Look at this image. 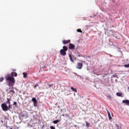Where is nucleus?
<instances>
[{"label":"nucleus","instance_id":"5701e85b","mask_svg":"<svg viewBox=\"0 0 129 129\" xmlns=\"http://www.w3.org/2000/svg\"><path fill=\"white\" fill-rule=\"evenodd\" d=\"M50 129H55V127H54L53 126H50Z\"/></svg>","mask_w":129,"mask_h":129},{"label":"nucleus","instance_id":"6ab92c4d","mask_svg":"<svg viewBox=\"0 0 129 129\" xmlns=\"http://www.w3.org/2000/svg\"><path fill=\"white\" fill-rule=\"evenodd\" d=\"M86 125L87 126V127H89V123H88V122L87 121L86 122Z\"/></svg>","mask_w":129,"mask_h":129},{"label":"nucleus","instance_id":"6e6552de","mask_svg":"<svg viewBox=\"0 0 129 129\" xmlns=\"http://www.w3.org/2000/svg\"><path fill=\"white\" fill-rule=\"evenodd\" d=\"M62 42V44L63 45H66V44H69V43H70V42H71V40H64Z\"/></svg>","mask_w":129,"mask_h":129},{"label":"nucleus","instance_id":"dca6fc26","mask_svg":"<svg viewBox=\"0 0 129 129\" xmlns=\"http://www.w3.org/2000/svg\"><path fill=\"white\" fill-rule=\"evenodd\" d=\"M115 126H116L117 129H121V126L118 125V124H116Z\"/></svg>","mask_w":129,"mask_h":129},{"label":"nucleus","instance_id":"20e7f679","mask_svg":"<svg viewBox=\"0 0 129 129\" xmlns=\"http://www.w3.org/2000/svg\"><path fill=\"white\" fill-rule=\"evenodd\" d=\"M69 49H70V50H73L74 49H75V45H74V44H72V43H70L69 44Z\"/></svg>","mask_w":129,"mask_h":129},{"label":"nucleus","instance_id":"bb28decb","mask_svg":"<svg viewBox=\"0 0 129 129\" xmlns=\"http://www.w3.org/2000/svg\"><path fill=\"white\" fill-rule=\"evenodd\" d=\"M65 115H66V116H67L68 117H69V115H68L67 114H66Z\"/></svg>","mask_w":129,"mask_h":129},{"label":"nucleus","instance_id":"ddd939ff","mask_svg":"<svg viewBox=\"0 0 129 129\" xmlns=\"http://www.w3.org/2000/svg\"><path fill=\"white\" fill-rule=\"evenodd\" d=\"M23 75L24 78H27V77H28V74H27V73H23Z\"/></svg>","mask_w":129,"mask_h":129},{"label":"nucleus","instance_id":"393cba45","mask_svg":"<svg viewBox=\"0 0 129 129\" xmlns=\"http://www.w3.org/2000/svg\"><path fill=\"white\" fill-rule=\"evenodd\" d=\"M37 86H38V85H37V84L34 85V88H36V87H37Z\"/></svg>","mask_w":129,"mask_h":129},{"label":"nucleus","instance_id":"f03ea898","mask_svg":"<svg viewBox=\"0 0 129 129\" xmlns=\"http://www.w3.org/2000/svg\"><path fill=\"white\" fill-rule=\"evenodd\" d=\"M1 107L4 111H8V110H10L12 108L10 107V106L7 105V103L6 102L2 104Z\"/></svg>","mask_w":129,"mask_h":129},{"label":"nucleus","instance_id":"aec40b11","mask_svg":"<svg viewBox=\"0 0 129 129\" xmlns=\"http://www.w3.org/2000/svg\"><path fill=\"white\" fill-rule=\"evenodd\" d=\"M4 81V78H0V82H3Z\"/></svg>","mask_w":129,"mask_h":129},{"label":"nucleus","instance_id":"b1692460","mask_svg":"<svg viewBox=\"0 0 129 129\" xmlns=\"http://www.w3.org/2000/svg\"><path fill=\"white\" fill-rule=\"evenodd\" d=\"M52 86H53V84L49 85V88H50V87H52Z\"/></svg>","mask_w":129,"mask_h":129},{"label":"nucleus","instance_id":"2f4dec72","mask_svg":"<svg viewBox=\"0 0 129 129\" xmlns=\"http://www.w3.org/2000/svg\"><path fill=\"white\" fill-rule=\"evenodd\" d=\"M11 129H13V128H11Z\"/></svg>","mask_w":129,"mask_h":129},{"label":"nucleus","instance_id":"9d476101","mask_svg":"<svg viewBox=\"0 0 129 129\" xmlns=\"http://www.w3.org/2000/svg\"><path fill=\"white\" fill-rule=\"evenodd\" d=\"M123 103H125V104H129V100H123L122 101Z\"/></svg>","mask_w":129,"mask_h":129},{"label":"nucleus","instance_id":"2eb2a0df","mask_svg":"<svg viewBox=\"0 0 129 129\" xmlns=\"http://www.w3.org/2000/svg\"><path fill=\"white\" fill-rule=\"evenodd\" d=\"M71 89H72L73 90V91H74L75 92H77V90L76 89V88H74L73 87H71Z\"/></svg>","mask_w":129,"mask_h":129},{"label":"nucleus","instance_id":"c756f323","mask_svg":"<svg viewBox=\"0 0 129 129\" xmlns=\"http://www.w3.org/2000/svg\"><path fill=\"white\" fill-rule=\"evenodd\" d=\"M62 115V116H65V115L64 114H63Z\"/></svg>","mask_w":129,"mask_h":129},{"label":"nucleus","instance_id":"4be33fe9","mask_svg":"<svg viewBox=\"0 0 129 129\" xmlns=\"http://www.w3.org/2000/svg\"><path fill=\"white\" fill-rule=\"evenodd\" d=\"M107 97H108V98H110V99H111V96L110 95L107 96Z\"/></svg>","mask_w":129,"mask_h":129},{"label":"nucleus","instance_id":"1a4fd4ad","mask_svg":"<svg viewBox=\"0 0 129 129\" xmlns=\"http://www.w3.org/2000/svg\"><path fill=\"white\" fill-rule=\"evenodd\" d=\"M11 76L12 77H14V76L15 77H17V76H18V74L17 73L12 72V73H11Z\"/></svg>","mask_w":129,"mask_h":129},{"label":"nucleus","instance_id":"423d86ee","mask_svg":"<svg viewBox=\"0 0 129 129\" xmlns=\"http://www.w3.org/2000/svg\"><path fill=\"white\" fill-rule=\"evenodd\" d=\"M32 100L34 103V106H37V103H38V102L37 101L36 98H32Z\"/></svg>","mask_w":129,"mask_h":129},{"label":"nucleus","instance_id":"9b49d317","mask_svg":"<svg viewBox=\"0 0 129 129\" xmlns=\"http://www.w3.org/2000/svg\"><path fill=\"white\" fill-rule=\"evenodd\" d=\"M58 122H60V120H55L53 121V123L54 124H57V123H58Z\"/></svg>","mask_w":129,"mask_h":129},{"label":"nucleus","instance_id":"7ed1b4c3","mask_svg":"<svg viewBox=\"0 0 129 129\" xmlns=\"http://www.w3.org/2000/svg\"><path fill=\"white\" fill-rule=\"evenodd\" d=\"M62 48V49L60 50L59 52L60 55H62V56H65L66 55V51L68 50V47L66 46H63Z\"/></svg>","mask_w":129,"mask_h":129},{"label":"nucleus","instance_id":"a878e982","mask_svg":"<svg viewBox=\"0 0 129 129\" xmlns=\"http://www.w3.org/2000/svg\"><path fill=\"white\" fill-rule=\"evenodd\" d=\"M10 92H13V93H15V91L14 90H11Z\"/></svg>","mask_w":129,"mask_h":129},{"label":"nucleus","instance_id":"7c9ffc66","mask_svg":"<svg viewBox=\"0 0 129 129\" xmlns=\"http://www.w3.org/2000/svg\"><path fill=\"white\" fill-rule=\"evenodd\" d=\"M60 111H63V109H61V110H60Z\"/></svg>","mask_w":129,"mask_h":129},{"label":"nucleus","instance_id":"cd10ccee","mask_svg":"<svg viewBox=\"0 0 129 129\" xmlns=\"http://www.w3.org/2000/svg\"><path fill=\"white\" fill-rule=\"evenodd\" d=\"M108 116L109 117V116H110V114H109V113H108Z\"/></svg>","mask_w":129,"mask_h":129},{"label":"nucleus","instance_id":"0eeeda50","mask_svg":"<svg viewBox=\"0 0 129 129\" xmlns=\"http://www.w3.org/2000/svg\"><path fill=\"white\" fill-rule=\"evenodd\" d=\"M11 101H12V99L11 98H7V101L6 103V104H8V106H10V107L12 108V105H11Z\"/></svg>","mask_w":129,"mask_h":129},{"label":"nucleus","instance_id":"412c9836","mask_svg":"<svg viewBox=\"0 0 129 129\" xmlns=\"http://www.w3.org/2000/svg\"><path fill=\"white\" fill-rule=\"evenodd\" d=\"M14 105H15L16 107L17 106V102H14Z\"/></svg>","mask_w":129,"mask_h":129},{"label":"nucleus","instance_id":"f3484780","mask_svg":"<svg viewBox=\"0 0 129 129\" xmlns=\"http://www.w3.org/2000/svg\"><path fill=\"white\" fill-rule=\"evenodd\" d=\"M77 31L78 33H82V31H81V29H78V30H77Z\"/></svg>","mask_w":129,"mask_h":129},{"label":"nucleus","instance_id":"39448f33","mask_svg":"<svg viewBox=\"0 0 129 129\" xmlns=\"http://www.w3.org/2000/svg\"><path fill=\"white\" fill-rule=\"evenodd\" d=\"M82 66H83V64H82V63L78 62L77 63V69H82Z\"/></svg>","mask_w":129,"mask_h":129},{"label":"nucleus","instance_id":"a211bd4d","mask_svg":"<svg viewBox=\"0 0 129 129\" xmlns=\"http://www.w3.org/2000/svg\"><path fill=\"white\" fill-rule=\"evenodd\" d=\"M124 67H125V68H129V63L127 64H125Z\"/></svg>","mask_w":129,"mask_h":129},{"label":"nucleus","instance_id":"f257e3e1","mask_svg":"<svg viewBox=\"0 0 129 129\" xmlns=\"http://www.w3.org/2000/svg\"><path fill=\"white\" fill-rule=\"evenodd\" d=\"M5 79H6V81H8V86L10 87L14 86V84H15L16 82V81L15 80V78L11 77V75L8 74L6 76Z\"/></svg>","mask_w":129,"mask_h":129},{"label":"nucleus","instance_id":"c85d7f7f","mask_svg":"<svg viewBox=\"0 0 129 129\" xmlns=\"http://www.w3.org/2000/svg\"><path fill=\"white\" fill-rule=\"evenodd\" d=\"M76 74V75H77V76H79V75H78L77 74Z\"/></svg>","mask_w":129,"mask_h":129},{"label":"nucleus","instance_id":"4468645a","mask_svg":"<svg viewBox=\"0 0 129 129\" xmlns=\"http://www.w3.org/2000/svg\"><path fill=\"white\" fill-rule=\"evenodd\" d=\"M116 94L117 96H122V93H120V92L116 93Z\"/></svg>","mask_w":129,"mask_h":129},{"label":"nucleus","instance_id":"f8f14e48","mask_svg":"<svg viewBox=\"0 0 129 129\" xmlns=\"http://www.w3.org/2000/svg\"><path fill=\"white\" fill-rule=\"evenodd\" d=\"M69 57L71 62H74V60H73V58H72V56L70 54H69Z\"/></svg>","mask_w":129,"mask_h":129}]
</instances>
